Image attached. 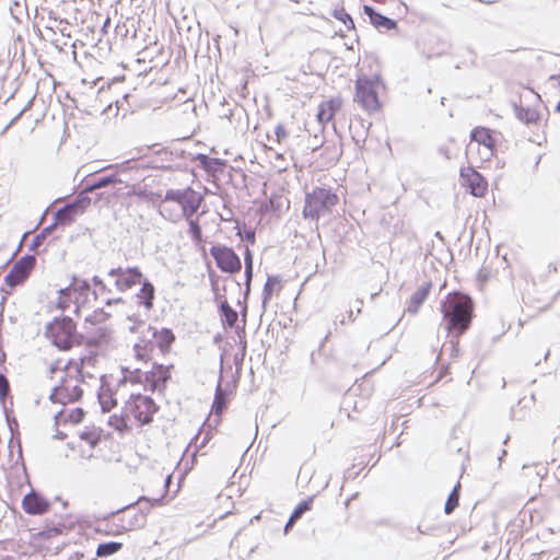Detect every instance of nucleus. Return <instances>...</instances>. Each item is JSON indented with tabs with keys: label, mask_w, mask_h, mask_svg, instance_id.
<instances>
[{
	"label": "nucleus",
	"mask_w": 560,
	"mask_h": 560,
	"mask_svg": "<svg viewBox=\"0 0 560 560\" xmlns=\"http://www.w3.org/2000/svg\"><path fill=\"white\" fill-rule=\"evenodd\" d=\"M55 230V224H50L46 228H44L42 230L40 233H38L37 235H35V237L33 238L31 245H30V249L31 250H35L37 247H39L43 242L45 241V238L51 234V232Z\"/></svg>",
	"instance_id": "nucleus-40"
},
{
	"label": "nucleus",
	"mask_w": 560,
	"mask_h": 560,
	"mask_svg": "<svg viewBox=\"0 0 560 560\" xmlns=\"http://www.w3.org/2000/svg\"><path fill=\"white\" fill-rule=\"evenodd\" d=\"M97 399L103 412L110 411L117 404V400L114 397V393L106 384L105 376H102L101 378V387L97 393Z\"/></svg>",
	"instance_id": "nucleus-23"
},
{
	"label": "nucleus",
	"mask_w": 560,
	"mask_h": 560,
	"mask_svg": "<svg viewBox=\"0 0 560 560\" xmlns=\"http://www.w3.org/2000/svg\"><path fill=\"white\" fill-rule=\"evenodd\" d=\"M91 191H85V187L79 192L75 199L69 203L71 209L75 210L78 214L83 213L91 205V198L88 196Z\"/></svg>",
	"instance_id": "nucleus-32"
},
{
	"label": "nucleus",
	"mask_w": 560,
	"mask_h": 560,
	"mask_svg": "<svg viewBox=\"0 0 560 560\" xmlns=\"http://www.w3.org/2000/svg\"><path fill=\"white\" fill-rule=\"evenodd\" d=\"M125 303L122 298H114V299H107L105 302V305L110 306L113 304H122Z\"/></svg>",
	"instance_id": "nucleus-60"
},
{
	"label": "nucleus",
	"mask_w": 560,
	"mask_h": 560,
	"mask_svg": "<svg viewBox=\"0 0 560 560\" xmlns=\"http://www.w3.org/2000/svg\"><path fill=\"white\" fill-rule=\"evenodd\" d=\"M69 292H73L74 303L79 305V303H84L88 301V296L91 293V283L85 279L72 276L70 284L66 288H61L58 290V293L61 294ZM78 311L79 306H77L75 312Z\"/></svg>",
	"instance_id": "nucleus-12"
},
{
	"label": "nucleus",
	"mask_w": 560,
	"mask_h": 560,
	"mask_svg": "<svg viewBox=\"0 0 560 560\" xmlns=\"http://www.w3.org/2000/svg\"><path fill=\"white\" fill-rule=\"evenodd\" d=\"M209 278L211 281V289H212L213 293L218 292L219 291L218 280L215 279V277L212 273H209Z\"/></svg>",
	"instance_id": "nucleus-61"
},
{
	"label": "nucleus",
	"mask_w": 560,
	"mask_h": 560,
	"mask_svg": "<svg viewBox=\"0 0 560 560\" xmlns=\"http://www.w3.org/2000/svg\"><path fill=\"white\" fill-rule=\"evenodd\" d=\"M125 409L131 413L141 424H150L153 421L154 413L159 410L152 397L141 394H131L126 402Z\"/></svg>",
	"instance_id": "nucleus-4"
},
{
	"label": "nucleus",
	"mask_w": 560,
	"mask_h": 560,
	"mask_svg": "<svg viewBox=\"0 0 560 560\" xmlns=\"http://www.w3.org/2000/svg\"><path fill=\"white\" fill-rule=\"evenodd\" d=\"M250 283L252 282H245V290H244V306L242 308V314L243 316L246 315V312H247V305H246V300L248 299V295L250 293Z\"/></svg>",
	"instance_id": "nucleus-54"
},
{
	"label": "nucleus",
	"mask_w": 560,
	"mask_h": 560,
	"mask_svg": "<svg viewBox=\"0 0 560 560\" xmlns=\"http://www.w3.org/2000/svg\"><path fill=\"white\" fill-rule=\"evenodd\" d=\"M512 107H513V112L516 115V117L521 121L525 122V109L523 108L522 103L521 102L520 103L513 102L512 103Z\"/></svg>",
	"instance_id": "nucleus-52"
},
{
	"label": "nucleus",
	"mask_w": 560,
	"mask_h": 560,
	"mask_svg": "<svg viewBox=\"0 0 560 560\" xmlns=\"http://www.w3.org/2000/svg\"><path fill=\"white\" fill-rule=\"evenodd\" d=\"M472 299L462 292L448 293L442 302L441 312L445 330L451 337L452 351L458 352V340L470 327L474 318Z\"/></svg>",
	"instance_id": "nucleus-1"
},
{
	"label": "nucleus",
	"mask_w": 560,
	"mask_h": 560,
	"mask_svg": "<svg viewBox=\"0 0 560 560\" xmlns=\"http://www.w3.org/2000/svg\"><path fill=\"white\" fill-rule=\"evenodd\" d=\"M154 349V342L151 341V339H148L145 334H143V337L141 338V342L136 343L133 346L135 354L138 360H148L150 359V353Z\"/></svg>",
	"instance_id": "nucleus-31"
},
{
	"label": "nucleus",
	"mask_w": 560,
	"mask_h": 560,
	"mask_svg": "<svg viewBox=\"0 0 560 560\" xmlns=\"http://www.w3.org/2000/svg\"><path fill=\"white\" fill-rule=\"evenodd\" d=\"M122 377L119 380L118 385L125 384L127 382L133 384H145V372H142L141 369L130 370L129 368H121Z\"/></svg>",
	"instance_id": "nucleus-30"
},
{
	"label": "nucleus",
	"mask_w": 560,
	"mask_h": 560,
	"mask_svg": "<svg viewBox=\"0 0 560 560\" xmlns=\"http://www.w3.org/2000/svg\"><path fill=\"white\" fill-rule=\"evenodd\" d=\"M244 265L254 266L253 253L248 247H246L244 252Z\"/></svg>",
	"instance_id": "nucleus-55"
},
{
	"label": "nucleus",
	"mask_w": 560,
	"mask_h": 560,
	"mask_svg": "<svg viewBox=\"0 0 560 560\" xmlns=\"http://www.w3.org/2000/svg\"><path fill=\"white\" fill-rule=\"evenodd\" d=\"M210 255L215 260L217 267L225 273L234 275L241 271L242 262L238 255L232 247L225 245H213Z\"/></svg>",
	"instance_id": "nucleus-7"
},
{
	"label": "nucleus",
	"mask_w": 560,
	"mask_h": 560,
	"mask_svg": "<svg viewBox=\"0 0 560 560\" xmlns=\"http://www.w3.org/2000/svg\"><path fill=\"white\" fill-rule=\"evenodd\" d=\"M46 336L59 350L67 351L81 345L83 336L78 334L73 319L69 316L55 318L46 326Z\"/></svg>",
	"instance_id": "nucleus-2"
},
{
	"label": "nucleus",
	"mask_w": 560,
	"mask_h": 560,
	"mask_svg": "<svg viewBox=\"0 0 560 560\" xmlns=\"http://www.w3.org/2000/svg\"><path fill=\"white\" fill-rule=\"evenodd\" d=\"M471 141H475L485 148H487L490 152L493 151L495 147V139L493 138V131L486 127H476L470 132Z\"/></svg>",
	"instance_id": "nucleus-22"
},
{
	"label": "nucleus",
	"mask_w": 560,
	"mask_h": 560,
	"mask_svg": "<svg viewBox=\"0 0 560 560\" xmlns=\"http://www.w3.org/2000/svg\"><path fill=\"white\" fill-rule=\"evenodd\" d=\"M127 319H128V320H130V322H132V324L144 325L143 320H141V319L139 318V316H138V315H136V314L129 315V316L127 317Z\"/></svg>",
	"instance_id": "nucleus-62"
},
{
	"label": "nucleus",
	"mask_w": 560,
	"mask_h": 560,
	"mask_svg": "<svg viewBox=\"0 0 560 560\" xmlns=\"http://www.w3.org/2000/svg\"><path fill=\"white\" fill-rule=\"evenodd\" d=\"M244 275L245 282H252L254 275V266H245Z\"/></svg>",
	"instance_id": "nucleus-58"
},
{
	"label": "nucleus",
	"mask_w": 560,
	"mask_h": 560,
	"mask_svg": "<svg viewBox=\"0 0 560 560\" xmlns=\"http://www.w3.org/2000/svg\"><path fill=\"white\" fill-rule=\"evenodd\" d=\"M74 303V294L73 292L61 294L59 293L58 307L65 311L69 307L70 303Z\"/></svg>",
	"instance_id": "nucleus-46"
},
{
	"label": "nucleus",
	"mask_w": 560,
	"mask_h": 560,
	"mask_svg": "<svg viewBox=\"0 0 560 560\" xmlns=\"http://www.w3.org/2000/svg\"><path fill=\"white\" fill-rule=\"evenodd\" d=\"M281 277L278 275H270L267 277L262 289V306L266 307L267 303L271 300L275 291H279L281 285Z\"/></svg>",
	"instance_id": "nucleus-28"
},
{
	"label": "nucleus",
	"mask_w": 560,
	"mask_h": 560,
	"mask_svg": "<svg viewBox=\"0 0 560 560\" xmlns=\"http://www.w3.org/2000/svg\"><path fill=\"white\" fill-rule=\"evenodd\" d=\"M548 110L546 106L537 102L533 108H527V124L533 122L537 130H541V135H537V138L529 139L530 141L540 145L546 140L544 128L547 122Z\"/></svg>",
	"instance_id": "nucleus-11"
},
{
	"label": "nucleus",
	"mask_w": 560,
	"mask_h": 560,
	"mask_svg": "<svg viewBox=\"0 0 560 560\" xmlns=\"http://www.w3.org/2000/svg\"><path fill=\"white\" fill-rule=\"evenodd\" d=\"M188 221V224H189V234L191 236V238L196 242H200L201 238H202V230H201V226L200 224L198 223L197 220L192 219V218H189Z\"/></svg>",
	"instance_id": "nucleus-42"
},
{
	"label": "nucleus",
	"mask_w": 560,
	"mask_h": 560,
	"mask_svg": "<svg viewBox=\"0 0 560 560\" xmlns=\"http://www.w3.org/2000/svg\"><path fill=\"white\" fill-rule=\"evenodd\" d=\"M186 197V188L184 189H167L164 196L163 201H173L182 205L184 198Z\"/></svg>",
	"instance_id": "nucleus-41"
},
{
	"label": "nucleus",
	"mask_w": 560,
	"mask_h": 560,
	"mask_svg": "<svg viewBox=\"0 0 560 560\" xmlns=\"http://www.w3.org/2000/svg\"><path fill=\"white\" fill-rule=\"evenodd\" d=\"M313 499L314 497H308L295 506L287 524L284 525V534H288L294 524L303 516V514L312 509Z\"/></svg>",
	"instance_id": "nucleus-25"
},
{
	"label": "nucleus",
	"mask_w": 560,
	"mask_h": 560,
	"mask_svg": "<svg viewBox=\"0 0 560 560\" xmlns=\"http://www.w3.org/2000/svg\"><path fill=\"white\" fill-rule=\"evenodd\" d=\"M434 529V526H428L425 528H423L422 525H418L417 527V530L420 533V534H430L432 530Z\"/></svg>",
	"instance_id": "nucleus-63"
},
{
	"label": "nucleus",
	"mask_w": 560,
	"mask_h": 560,
	"mask_svg": "<svg viewBox=\"0 0 560 560\" xmlns=\"http://www.w3.org/2000/svg\"><path fill=\"white\" fill-rule=\"evenodd\" d=\"M199 435L200 433H198L194 439H192V442L191 443H195L196 447L197 448H202L203 446L207 445V443L210 441L211 439V435H210V432H207L206 435L202 438V440L200 441V443L198 444V441H199Z\"/></svg>",
	"instance_id": "nucleus-53"
},
{
	"label": "nucleus",
	"mask_w": 560,
	"mask_h": 560,
	"mask_svg": "<svg viewBox=\"0 0 560 560\" xmlns=\"http://www.w3.org/2000/svg\"><path fill=\"white\" fill-rule=\"evenodd\" d=\"M122 548V544L118 541L102 542L97 546L96 556L101 558L109 557L117 553Z\"/></svg>",
	"instance_id": "nucleus-33"
},
{
	"label": "nucleus",
	"mask_w": 560,
	"mask_h": 560,
	"mask_svg": "<svg viewBox=\"0 0 560 560\" xmlns=\"http://www.w3.org/2000/svg\"><path fill=\"white\" fill-rule=\"evenodd\" d=\"M145 336L152 342L155 340L154 347L158 346L162 352H167L175 340L173 331L168 328L158 330L152 326H148Z\"/></svg>",
	"instance_id": "nucleus-14"
},
{
	"label": "nucleus",
	"mask_w": 560,
	"mask_h": 560,
	"mask_svg": "<svg viewBox=\"0 0 560 560\" xmlns=\"http://www.w3.org/2000/svg\"><path fill=\"white\" fill-rule=\"evenodd\" d=\"M219 314L224 326L230 328L236 326L238 320V313L228 303L226 300H222L220 302Z\"/></svg>",
	"instance_id": "nucleus-26"
},
{
	"label": "nucleus",
	"mask_w": 560,
	"mask_h": 560,
	"mask_svg": "<svg viewBox=\"0 0 560 560\" xmlns=\"http://www.w3.org/2000/svg\"><path fill=\"white\" fill-rule=\"evenodd\" d=\"M78 213L75 210L71 209L70 206L65 205L56 211L54 222L51 224H55V228L57 225H69L74 221Z\"/></svg>",
	"instance_id": "nucleus-29"
},
{
	"label": "nucleus",
	"mask_w": 560,
	"mask_h": 560,
	"mask_svg": "<svg viewBox=\"0 0 560 560\" xmlns=\"http://www.w3.org/2000/svg\"><path fill=\"white\" fill-rule=\"evenodd\" d=\"M107 278L112 280L113 287L116 291L124 293L132 289L135 285L141 282L143 273L137 266L133 267H115L110 268L107 273Z\"/></svg>",
	"instance_id": "nucleus-5"
},
{
	"label": "nucleus",
	"mask_w": 560,
	"mask_h": 560,
	"mask_svg": "<svg viewBox=\"0 0 560 560\" xmlns=\"http://www.w3.org/2000/svg\"><path fill=\"white\" fill-rule=\"evenodd\" d=\"M462 185L467 187L475 197H483L488 190L486 178L472 167H462L459 172Z\"/></svg>",
	"instance_id": "nucleus-9"
},
{
	"label": "nucleus",
	"mask_w": 560,
	"mask_h": 560,
	"mask_svg": "<svg viewBox=\"0 0 560 560\" xmlns=\"http://www.w3.org/2000/svg\"><path fill=\"white\" fill-rule=\"evenodd\" d=\"M92 283L95 287L92 291L95 300L98 298V294L112 293V288L100 276H93Z\"/></svg>",
	"instance_id": "nucleus-38"
},
{
	"label": "nucleus",
	"mask_w": 560,
	"mask_h": 560,
	"mask_svg": "<svg viewBox=\"0 0 560 560\" xmlns=\"http://www.w3.org/2000/svg\"><path fill=\"white\" fill-rule=\"evenodd\" d=\"M459 483H457L453 490L451 491L445 505H444V512L445 514H451L454 512V510L458 506L459 502Z\"/></svg>",
	"instance_id": "nucleus-37"
},
{
	"label": "nucleus",
	"mask_w": 560,
	"mask_h": 560,
	"mask_svg": "<svg viewBox=\"0 0 560 560\" xmlns=\"http://www.w3.org/2000/svg\"><path fill=\"white\" fill-rule=\"evenodd\" d=\"M363 12L369 16L371 24L377 30L390 31L396 30L398 24L395 20L377 12L373 7L365 4Z\"/></svg>",
	"instance_id": "nucleus-17"
},
{
	"label": "nucleus",
	"mask_w": 560,
	"mask_h": 560,
	"mask_svg": "<svg viewBox=\"0 0 560 560\" xmlns=\"http://www.w3.org/2000/svg\"><path fill=\"white\" fill-rule=\"evenodd\" d=\"M150 511V506L147 508V511L142 509H138L132 515L124 516L120 521V527L122 530H133L139 529L145 526L147 524V514Z\"/></svg>",
	"instance_id": "nucleus-20"
},
{
	"label": "nucleus",
	"mask_w": 560,
	"mask_h": 560,
	"mask_svg": "<svg viewBox=\"0 0 560 560\" xmlns=\"http://www.w3.org/2000/svg\"><path fill=\"white\" fill-rule=\"evenodd\" d=\"M115 168L116 170V173L115 174H118V176L121 177V175H125L126 173L128 172H131V171H139V163L137 160L135 159H130V160H127L122 163H119V164H112V165H108L105 167V170H113Z\"/></svg>",
	"instance_id": "nucleus-34"
},
{
	"label": "nucleus",
	"mask_w": 560,
	"mask_h": 560,
	"mask_svg": "<svg viewBox=\"0 0 560 560\" xmlns=\"http://www.w3.org/2000/svg\"><path fill=\"white\" fill-rule=\"evenodd\" d=\"M65 392V381H62L58 386H55L49 395V399L51 402H60L61 397L60 394Z\"/></svg>",
	"instance_id": "nucleus-48"
},
{
	"label": "nucleus",
	"mask_w": 560,
	"mask_h": 560,
	"mask_svg": "<svg viewBox=\"0 0 560 560\" xmlns=\"http://www.w3.org/2000/svg\"><path fill=\"white\" fill-rule=\"evenodd\" d=\"M67 394H69V386H67V385L65 384V392H63L62 394H60V397H61V398H63V399H61V404H62V405H65V404H67V402H70V401L68 400V397L66 396Z\"/></svg>",
	"instance_id": "nucleus-64"
},
{
	"label": "nucleus",
	"mask_w": 560,
	"mask_h": 560,
	"mask_svg": "<svg viewBox=\"0 0 560 560\" xmlns=\"http://www.w3.org/2000/svg\"><path fill=\"white\" fill-rule=\"evenodd\" d=\"M36 265L34 255L26 254L16 260L4 278V282L10 288L22 284L31 275Z\"/></svg>",
	"instance_id": "nucleus-8"
},
{
	"label": "nucleus",
	"mask_w": 560,
	"mask_h": 560,
	"mask_svg": "<svg viewBox=\"0 0 560 560\" xmlns=\"http://www.w3.org/2000/svg\"><path fill=\"white\" fill-rule=\"evenodd\" d=\"M141 288L139 292L136 294V298L138 299V305L143 306L147 311H150L153 308V302L155 299V288L153 283L147 279L141 278Z\"/></svg>",
	"instance_id": "nucleus-18"
},
{
	"label": "nucleus",
	"mask_w": 560,
	"mask_h": 560,
	"mask_svg": "<svg viewBox=\"0 0 560 560\" xmlns=\"http://www.w3.org/2000/svg\"><path fill=\"white\" fill-rule=\"evenodd\" d=\"M490 278V271L486 268V267H482L479 272H478V280L480 282H487Z\"/></svg>",
	"instance_id": "nucleus-56"
},
{
	"label": "nucleus",
	"mask_w": 560,
	"mask_h": 560,
	"mask_svg": "<svg viewBox=\"0 0 560 560\" xmlns=\"http://www.w3.org/2000/svg\"><path fill=\"white\" fill-rule=\"evenodd\" d=\"M339 202V197L329 188L315 187L306 192L302 214L304 219L318 221L323 214L329 213Z\"/></svg>",
	"instance_id": "nucleus-3"
},
{
	"label": "nucleus",
	"mask_w": 560,
	"mask_h": 560,
	"mask_svg": "<svg viewBox=\"0 0 560 560\" xmlns=\"http://www.w3.org/2000/svg\"><path fill=\"white\" fill-rule=\"evenodd\" d=\"M9 394H10L9 380L3 373H0V401L4 402V400L7 399Z\"/></svg>",
	"instance_id": "nucleus-43"
},
{
	"label": "nucleus",
	"mask_w": 560,
	"mask_h": 560,
	"mask_svg": "<svg viewBox=\"0 0 560 560\" xmlns=\"http://www.w3.org/2000/svg\"><path fill=\"white\" fill-rule=\"evenodd\" d=\"M22 508L28 515H42L49 510L50 503L39 492L32 490L24 495Z\"/></svg>",
	"instance_id": "nucleus-10"
},
{
	"label": "nucleus",
	"mask_w": 560,
	"mask_h": 560,
	"mask_svg": "<svg viewBox=\"0 0 560 560\" xmlns=\"http://www.w3.org/2000/svg\"><path fill=\"white\" fill-rule=\"evenodd\" d=\"M128 183V179L127 178H124V177H120L118 176V174H106V175H103V176H98L96 177L93 182H89L86 185H85V191H95L97 189H101V188H104V187H108V186H113L115 184H127Z\"/></svg>",
	"instance_id": "nucleus-21"
},
{
	"label": "nucleus",
	"mask_w": 560,
	"mask_h": 560,
	"mask_svg": "<svg viewBox=\"0 0 560 560\" xmlns=\"http://www.w3.org/2000/svg\"><path fill=\"white\" fill-rule=\"evenodd\" d=\"M83 389L79 385H74L72 388L69 387V394L66 396L70 402H74L81 399Z\"/></svg>",
	"instance_id": "nucleus-49"
},
{
	"label": "nucleus",
	"mask_w": 560,
	"mask_h": 560,
	"mask_svg": "<svg viewBox=\"0 0 560 560\" xmlns=\"http://www.w3.org/2000/svg\"><path fill=\"white\" fill-rule=\"evenodd\" d=\"M222 366L220 368L219 382L215 388L214 399L212 402V410L215 413H221L228 406V392L222 388L221 382L223 378Z\"/></svg>",
	"instance_id": "nucleus-27"
},
{
	"label": "nucleus",
	"mask_w": 560,
	"mask_h": 560,
	"mask_svg": "<svg viewBox=\"0 0 560 560\" xmlns=\"http://www.w3.org/2000/svg\"><path fill=\"white\" fill-rule=\"evenodd\" d=\"M200 163V166L208 173V174H217L219 172L223 171V167L226 165V161L218 158H210L207 154L198 153L195 158Z\"/></svg>",
	"instance_id": "nucleus-24"
},
{
	"label": "nucleus",
	"mask_w": 560,
	"mask_h": 560,
	"mask_svg": "<svg viewBox=\"0 0 560 560\" xmlns=\"http://www.w3.org/2000/svg\"><path fill=\"white\" fill-rule=\"evenodd\" d=\"M170 378V371L163 364L154 362L152 370L145 371V384L149 386L151 392L165 387Z\"/></svg>",
	"instance_id": "nucleus-13"
},
{
	"label": "nucleus",
	"mask_w": 560,
	"mask_h": 560,
	"mask_svg": "<svg viewBox=\"0 0 560 560\" xmlns=\"http://www.w3.org/2000/svg\"><path fill=\"white\" fill-rule=\"evenodd\" d=\"M335 18L340 20L348 30L354 28L353 19L349 13L345 12L343 10L339 12L336 11Z\"/></svg>",
	"instance_id": "nucleus-47"
},
{
	"label": "nucleus",
	"mask_w": 560,
	"mask_h": 560,
	"mask_svg": "<svg viewBox=\"0 0 560 560\" xmlns=\"http://www.w3.org/2000/svg\"><path fill=\"white\" fill-rule=\"evenodd\" d=\"M163 498H164V495H162L161 498H158V499H149L148 497H140L137 501V504L140 505L139 509L147 511L148 506H150V509H151L153 505L161 504Z\"/></svg>",
	"instance_id": "nucleus-44"
},
{
	"label": "nucleus",
	"mask_w": 560,
	"mask_h": 560,
	"mask_svg": "<svg viewBox=\"0 0 560 560\" xmlns=\"http://www.w3.org/2000/svg\"><path fill=\"white\" fill-rule=\"evenodd\" d=\"M431 282H424L423 284H421L413 293L412 295L410 296V300H409V303H408V306H407V312L411 315H416L421 305L424 303V301L427 300V298L429 296V293H430V290H431Z\"/></svg>",
	"instance_id": "nucleus-19"
},
{
	"label": "nucleus",
	"mask_w": 560,
	"mask_h": 560,
	"mask_svg": "<svg viewBox=\"0 0 560 560\" xmlns=\"http://www.w3.org/2000/svg\"><path fill=\"white\" fill-rule=\"evenodd\" d=\"M275 136H276V141L280 143L285 138H288L289 135H288L284 126L282 124H278L275 128Z\"/></svg>",
	"instance_id": "nucleus-51"
},
{
	"label": "nucleus",
	"mask_w": 560,
	"mask_h": 560,
	"mask_svg": "<svg viewBox=\"0 0 560 560\" xmlns=\"http://www.w3.org/2000/svg\"><path fill=\"white\" fill-rule=\"evenodd\" d=\"M202 201L203 197L200 192L196 191L194 188L189 186L186 187V197L184 198L180 205L183 217L186 220L192 218L197 213Z\"/></svg>",
	"instance_id": "nucleus-16"
},
{
	"label": "nucleus",
	"mask_w": 560,
	"mask_h": 560,
	"mask_svg": "<svg viewBox=\"0 0 560 560\" xmlns=\"http://www.w3.org/2000/svg\"><path fill=\"white\" fill-rule=\"evenodd\" d=\"M84 410L82 408H74L73 410L70 411V413L67 416L66 420L73 423V424H77L79 422H81L84 418Z\"/></svg>",
	"instance_id": "nucleus-45"
},
{
	"label": "nucleus",
	"mask_w": 560,
	"mask_h": 560,
	"mask_svg": "<svg viewBox=\"0 0 560 560\" xmlns=\"http://www.w3.org/2000/svg\"><path fill=\"white\" fill-rule=\"evenodd\" d=\"M81 440L88 442L92 447L96 446L100 439L97 436H94V434L91 431H83L80 434Z\"/></svg>",
	"instance_id": "nucleus-50"
},
{
	"label": "nucleus",
	"mask_w": 560,
	"mask_h": 560,
	"mask_svg": "<svg viewBox=\"0 0 560 560\" xmlns=\"http://www.w3.org/2000/svg\"><path fill=\"white\" fill-rule=\"evenodd\" d=\"M131 97L132 96L130 94H125L121 100H117L116 101L117 110L122 109L125 103L129 104V98H131Z\"/></svg>",
	"instance_id": "nucleus-57"
},
{
	"label": "nucleus",
	"mask_w": 560,
	"mask_h": 560,
	"mask_svg": "<svg viewBox=\"0 0 560 560\" xmlns=\"http://www.w3.org/2000/svg\"><path fill=\"white\" fill-rule=\"evenodd\" d=\"M242 237L244 240H246L247 242H249L250 244L255 243V232L252 230L245 231L244 236H242Z\"/></svg>",
	"instance_id": "nucleus-59"
},
{
	"label": "nucleus",
	"mask_w": 560,
	"mask_h": 560,
	"mask_svg": "<svg viewBox=\"0 0 560 560\" xmlns=\"http://www.w3.org/2000/svg\"><path fill=\"white\" fill-rule=\"evenodd\" d=\"M110 317V314L105 312L103 308L93 311L92 314L85 317V322L92 325L105 323Z\"/></svg>",
	"instance_id": "nucleus-39"
},
{
	"label": "nucleus",
	"mask_w": 560,
	"mask_h": 560,
	"mask_svg": "<svg viewBox=\"0 0 560 560\" xmlns=\"http://www.w3.org/2000/svg\"><path fill=\"white\" fill-rule=\"evenodd\" d=\"M129 413L126 410L121 415H113L109 417L108 424L119 432L127 431L129 429Z\"/></svg>",
	"instance_id": "nucleus-36"
},
{
	"label": "nucleus",
	"mask_w": 560,
	"mask_h": 560,
	"mask_svg": "<svg viewBox=\"0 0 560 560\" xmlns=\"http://www.w3.org/2000/svg\"><path fill=\"white\" fill-rule=\"evenodd\" d=\"M342 101L339 97H332L326 101H323L318 105V110L316 114V118L319 125L324 128V126L331 121L336 115V113L341 108Z\"/></svg>",
	"instance_id": "nucleus-15"
},
{
	"label": "nucleus",
	"mask_w": 560,
	"mask_h": 560,
	"mask_svg": "<svg viewBox=\"0 0 560 560\" xmlns=\"http://www.w3.org/2000/svg\"><path fill=\"white\" fill-rule=\"evenodd\" d=\"M354 101L369 113H375L381 108L378 94L374 88L373 81L369 78H359L355 81Z\"/></svg>",
	"instance_id": "nucleus-6"
},
{
	"label": "nucleus",
	"mask_w": 560,
	"mask_h": 560,
	"mask_svg": "<svg viewBox=\"0 0 560 560\" xmlns=\"http://www.w3.org/2000/svg\"><path fill=\"white\" fill-rule=\"evenodd\" d=\"M323 154L332 165L337 164L342 155V144H327L324 147Z\"/></svg>",
	"instance_id": "nucleus-35"
}]
</instances>
